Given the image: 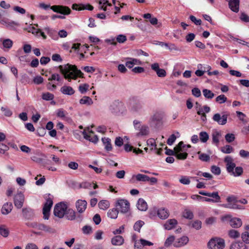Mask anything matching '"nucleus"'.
I'll return each mask as SVG.
<instances>
[{"label": "nucleus", "instance_id": "obj_1", "mask_svg": "<svg viewBox=\"0 0 249 249\" xmlns=\"http://www.w3.org/2000/svg\"><path fill=\"white\" fill-rule=\"evenodd\" d=\"M59 69L65 79L70 82L71 79L75 80L78 77H83V73L78 70L75 65L67 64L63 66L60 65Z\"/></svg>", "mask_w": 249, "mask_h": 249}, {"label": "nucleus", "instance_id": "obj_2", "mask_svg": "<svg viewBox=\"0 0 249 249\" xmlns=\"http://www.w3.org/2000/svg\"><path fill=\"white\" fill-rule=\"evenodd\" d=\"M187 146L183 142H180L174 148V150L166 148L165 154L167 155H175L177 158L180 160H184L187 157Z\"/></svg>", "mask_w": 249, "mask_h": 249}, {"label": "nucleus", "instance_id": "obj_3", "mask_svg": "<svg viewBox=\"0 0 249 249\" xmlns=\"http://www.w3.org/2000/svg\"><path fill=\"white\" fill-rule=\"evenodd\" d=\"M209 249H223L225 247V240L221 238L213 237L207 243Z\"/></svg>", "mask_w": 249, "mask_h": 249}, {"label": "nucleus", "instance_id": "obj_4", "mask_svg": "<svg viewBox=\"0 0 249 249\" xmlns=\"http://www.w3.org/2000/svg\"><path fill=\"white\" fill-rule=\"evenodd\" d=\"M226 200L228 203L221 205L224 208L237 210H243L245 209L244 206L237 204L238 201L234 196H229L227 198Z\"/></svg>", "mask_w": 249, "mask_h": 249}, {"label": "nucleus", "instance_id": "obj_5", "mask_svg": "<svg viewBox=\"0 0 249 249\" xmlns=\"http://www.w3.org/2000/svg\"><path fill=\"white\" fill-rule=\"evenodd\" d=\"M67 205L64 202H60L56 204L53 209V214L59 218H63L66 213Z\"/></svg>", "mask_w": 249, "mask_h": 249}, {"label": "nucleus", "instance_id": "obj_6", "mask_svg": "<svg viewBox=\"0 0 249 249\" xmlns=\"http://www.w3.org/2000/svg\"><path fill=\"white\" fill-rule=\"evenodd\" d=\"M164 112L162 111H157L152 115L149 120V124L151 125L157 126L162 121L164 117Z\"/></svg>", "mask_w": 249, "mask_h": 249}, {"label": "nucleus", "instance_id": "obj_7", "mask_svg": "<svg viewBox=\"0 0 249 249\" xmlns=\"http://www.w3.org/2000/svg\"><path fill=\"white\" fill-rule=\"evenodd\" d=\"M133 124L136 130L139 131L137 133V136H145L148 134V127L145 125H141V122L135 120L133 121Z\"/></svg>", "mask_w": 249, "mask_h": 249}, {"label": "nucleus", "instance_id": "obj_8", "mask_svg": "<svg viewBox=\"0 0 249 249\" xmlns=\"http://www.w3.org/2000/svg\"><path fill=\"white\" fill-rule=\"evenodd\" d=\"M115 206L121 213H126L129 210L130 203L127 200L119 199L116 202Z\"/></svg>", "mask_w": 249, "mask_h": 249}, {"label": "nucleus", "instance_id": "obj_9", "mask_svg": "<svg viewBox=\"0 0 249 249\" xmlns=\"http://www.w3.org/2000/svg\"><path fill=\"white\" fill-rule=\"evenodd\" d=\"M53 204V199L50 196L46 199V201L43 208V218L48 219L50 216L51 208Z\"/></svg>", "mask_w": 249, "mask_h": 249}, {"label": "nucleus", "instance_id": "obj_10", "mask_svg": "<svg viewBox=\"0 0 249 249\" xmlns=\"http://www.w3.org/2000/svg\"><path fill=\"white\" fill-rule=\"evenodd\" d=\"M229 220V224L232 228H238L242 225V222L240 218L237 217L231 218L230 215L225 216L222 218V220Z\"/></svg>", "mask_w": 249, "mask_h": 249}, {"label": "nucleus", "instance_id": "obj_11", "mask_svg": "<svg viewBox=\"0 0 249 249\" xmlns=\"http://www.w3.org/2000/svg\"><path fill=\"white\" fill-rule=\"evenodd\" d=\"M51 9L54 12L64 15H69L71 12L69 7L63 5H53L51 7Z\"/></svg>", "mask_w": 249, "mask_h": 249}, {"label": "nucleus", "instance_id": "obj_12", "mask_svg": "<svg viewBox=\"0 0 249 249\" xmlns=\"http://www.w3.org/2000/svg\"><path fill=\"white\" fill-rule=\"evenodd\" d=\"M24 201V195L21 192L17 193L14 197V203L15 207L18 209H20Z\"/></svg>", "mask_w": 249, "mask_h": 249}, {"label": "nucleus", "instance_id": "obj_13", "mask_svg": "<svg viewBox=\"0 0 249 249\" xmlns=\"http://www.w3.org/2000/svg\"><path fill=\"white\" fill-rule=\"evenodd\" d=\"M224 162L226 163V169L228 173L231 175L235 168V163L233 162L232 158L230 156H226L224 159Z\"/></svg>", "mask_w": 249, "mask_h": 249}, {"label": "nucleus", "instance_id": "obj_14", "mask_svg": "<svg viewBox=\"0 0 249 249\" xmlns=\"http://www.w3.org/2000/svg\"><path fill=\"white\" fill-rule=\"evenodd\" d=\"M152 245H153L152 242L143 239H141L139 241L136 242L134 245V249H146V246Z\"/></svg>", "mask_w": 249, "mask_h": 249}, {"label": "nucleus", "instance_id": "obj_15", "mask_svg": "<svg viewBox=\"0 0 249 249\" xmlns=\"http://www.w3.org/2000/svg\"><path fill=\"white\" fill-rule=\"evenodd\" d=\"M227 114H223L222 116L219 113L215 114L213 117V120L220 125H224L227 122Z\"/></svg>", "mask_w": 249, "mask_h": 249}, {"label": "nucleus", "instance_id": "obj_16", "mask_svg": "<svg viewBox=\"0 0 249 249\" xmlns=\"http://www.w3.org/2000/svg\"><path fill=\"white\" fill-rule=\"evenodd\" d=\"M37 229L45 231L48 233H54L55 232V230L49 225H46L43 223H39L36 226H34Z\"/></svg>", "mask_w": 249, "mask_h": 249}, {"label": "nucleus", "instance_id": "obj_17", "mask_svg": "<svg viewBox=\"0 0 249 249\" xmlns=\"http://www.w3.org/2000/svg\"><path fill=\"white\" fill-rule=\"evenodd\" d=\"M72 9L75 10H88L92 11L93 9V7L90 4H73L72 5Z\"/></svg>", "mask_w": 249, "mask_h": 249}, {"label": "nucleus", "instance_id": "obj_18", "mask_svg": "<svg viewBox=\"0 0 249 249\" xmlns=\"http://www.w3.org/2000/svg\"><path fill=\"white\" fill-rule=\"evenodd\" d=\"M77 210L79 213H83L87 208V202L85 200H78L75 203Z\"/></svg>", "mask_w": 249, "mask_h": 249}, {"label": "nucleus", "instance_id": "obj_19", "mask_svg": "<svg viewBox=\"0 0 249 249\" xmlns=\"http://www.w3.org/2000/svg\"><path fill=\"white\" fill-rule=\"evenodd\" d=\"M82 133L83 135L84 138L90 142L96 143L99 141L98 137L97 135H94L92 136L91 134H88L86 132V129L84 130V131L82 132Z\"/></svg>", "mask_w": 249, "mask_h": 249}, {"label": "nucleus", "instance_id": "obj_20", "mask_svg": "<svg viewBox=\"0 0 249 249\" xmlns=\"http://www.w3.org/2000/svg\"><path fill=\"white\" fill-rule=\"evenodd\" d=\"M229 2V8L234 12L239 11V0H226Z\"/></svg>", "mask_w": 249, "mask_h": 249}, {"label": "nucleus", "instance_id": "obj_21", "mask_svg": "<svg viewBox=\"0 0 249 249\" xmlns=\"http://www.w3.org/2000/svg\"><path fill=\"white\" fill-rule=\"evenodd\" d=\"M157 215L160 219H165L169 216V211L167 209L160 208L157 211Z\"/></svg>", "mask_w": 249, "mask_h": 249}, {"label": "nucleus", "instance_id": "obj_22", "mask_svg": "<svg viewBox=\"0 0 249 249\" xmlns=\"http://www.w3.org/2000/svg\"><path fill=\"white\" fill-rule=\"evenodd\" d=\"M178 224V221L175 219H168L163 225L165 230H171L174 229Z\"/></svg>", "mask_w": 249, "mask_h": 249}, {"label": "nucleus", "instance_id": "obj_23", "mask_svg": "<svg viewBox=\"0 0 249 249\" xmlns=\"http://www.w3.org/2000/svg\"><path fill=\"white\" fill-rule=\"evenodd\" d=\"M13 209V204L11 202H6L3 204L1 211L3 214L6 215L9 213Z\"/></svg>", "mask_w": 249, "mask_h": 249}, {"label": "nucleus", "instance_id": "obj_24", "mask_svg": "<svg viewBox=\"0 0 249 249\" xmlns=\"http://www.w3.org/2000/svg\"><path fill=\"white\" fill-rule=\"evenodd\" d=\"M131 109L133 112L140 113L143 110V104L140 101L136 102L131 106Z\"/></svg>", "mask_w": 249, "mask_h": 249}, {"label": "nucleus", "instance_id": "obj_25", "mask_svg": "<svg viewBox=\"0 0 249 249\" xmlns=\"http://www.w3.org/2000/svg\"><path fill=\"white\" fill-rule=\"evenodd\" d=\"M22 212L23 217L27 219H31L34 215V211L29 208H23Z\"/></svg>", "mask_w": 249, "mask_h": 249}, {"label": "nucleus", "instance_id": "obj_26", "mask_svg": "<svg viewBox=\"0 0 249 249\" xmlns=\"http://www.w3.org/2000/svg\"><path fill=\"white\" fill-rule=\"evenodd\" d=\"M138 209L142 211H145L148 209V205L146 202L142 198H139L137 204Z\"/></svg>", "mask_w": 249, "mask_h": 249}, {"label": "nucleus", "instance_id": "obj_27", "mask_svg": "<svg viewBox=\"0 0 249 249\" xmlns=\"http://www.w3.org/2000/svg\"><path fill=\"white\" fill-rule=\"evenodd\" d=\"M102 141L103 143L105 149L107 151H111L112 149L111 140L109 138H102Z\"/></svg>", "mask_w": 249, "mask_h": 249}, {"label": "nucleus", "instance_id": "obj_28", "mask_svg": "<svg viewBox=\"0 0 249 249\" xmlns=\"http://www.w3.org/2000/svg\"><path fill=\"white\" fill-rule=\"evenodd\" d=\"M67 219L69 220H74L76 218V213L72 209L67 207L66 213L65 214Z\"/></svg>", "mask_w": 249, "mask_h": 249}, {"label": "nucleus", "instance_id": "obj_29", "mask_svg": "<svg viewBox=\"0 0 249 249\" xmlns=\"http://www.w3.org/2000/svg\"><path fill=\"white\" fill-rule=\"evenodd\" d=\"M61 92L66 95H71L74 93V90L70 86H64L60 89Z\"/></svg>", "mask_w": 249, "mask_h": 249}, {"label": "nucleus", "instance_id": "obj_30", "mask_svg": "<svg viewBox=\"0 0 249 249\" xmlns=\"http://www.w3.org/2000/svg\"><path fill=\"white\" fill-rule=\"evenodd\" d=\"M230 249H248L247 246L243 242H237L231 244Z\"/></svg>", "mask_w": 249, "mask_h": 249}, {"label": "nucleus", "instance_id": "obj_31", "mask_svg": "<svg viewBox=\"0 0 249 249\" xmlns=\"http://www.w3.org/2000/svg\"><path fill=\"white\" fill-rule=\"evenodd\" d=\"M124 240L123 237L120 235H117L111 239V243L113 245L120 246L123 244Z\"/></svg>", "mask_w": 249, "mask_h": 249}, {"label": "nucleus", "instance_id": "obj_32", "mask_svg": "<svg viewBox=\"0 0 249 249\" xmlns=\"http://www.w3.org/2000/svg\"><path fill=\"white\" fill-rule=\"evenodd\" d=\"M79 103L81 105L90 106L93 104V101L91 98L85 96L80 100Z\"/></svg>", "mask_w": 249, "mask_h": 249}, {"label": "nucleus", "instance_id": "obj_33", "mask_svg": "<svg viewBox=\"0 0 249 249\" xmlns=\"http://www.w3.org/2000/svg\"><path fill=\"white\" fill-rule=\"evenodd\" d=\"M119 211L117 208L110 209L107 212V216L112 218L116 219L117 218Z\"/></svg>", "mask_w": 249, "mask_h": 249}, {"label": "nucleus", "instance_id": "obj_34", "mask_svg": "<svg viewBox=\"0 0 249 249\" xmlns=\"http://www.w3.org/2000/svg\"><path fill=\"white\" fill-rule=\"evenodd\" d=\"M187 244V236H183L178 239V241L176 242L174 245L175 247H180Z\"/></svg>", "mask_w": 249, "mask_h": 249}, {"label": "nucleus", "instance_id": "obj_35", "mask_svg": "<svg viewBox=\"0 0 249 249\" xmlns=\"http://www.w3.org/2000/svg\"><path fill=\"white\" fill-rule=\"evenodd\" d=\"M207 196L212 197L213 199V202H219L220 201L221 198L217 192H208Z\"/></svg>", "mask_w": 249, "mask_h": 249}, {"label": "nucleus", "instance_id": "obj_36", "mask_svg": "<svg viewBox=\"0 0 249 249\" xmlns=\"http://www.w3.org/2000/svg\"><path fill=\"white\" fill-rule=\"evenodd\" d=\"M110 203L108 201L103 200L100 201L98 203L99 208L102 210H106L109 207Z\"/></svg>", "mask_w": 249, "mask_h": 249}, {"label": "nucleus", "instance_id": "obj_37", "mask_svg": "<svg viewBox=\"0 0 249 249\" xmlns=\"http://www.w3.org/2000/svg\"><path fill=\"white\" fill-rule=\"evenodd\" d=\"M178 85L180 87V88L178 89L176 92L177 93H184L185 91L186 88L187 87V85L186 83L182 82L181 81H178L177 82Z\"/></svg>", "mask_w": 249, "mask_h": 249}, {"label": "nucleus", "instance_id": "obj_38", "mask_svg": "<svg viewBox=\"0 0 249 249\" xmlns=\"http://www.w3.org/2000/svg\"><path fill=\"white\" fill-rule=\"evenodd\" d=\"M189 225L193 228L195 229L196 230H198L201 228L202 223L201 221L198 220H196L192 221Z\"/></svg>", "mask_w": 249, "mask_h": 249}, {"label": "nucleus", "instance_id": "obj_39", "mask_svg": "<svg viewBox=\"0 0 249 249\" xmlns=\"http://www.w3.org/2000/svg\"><path fill=\"white\" fill-rule=\"evenodd\" d=\"M210 111V107H208L207 106H204L203 107V108H199L198 110L197 111V113L198 115H201L202 117H204L205 118L206 117V115L205 114L204 112L208 113Z\"/></svg>", "mask_w": 249, "mask_h": 249}, {"label": "nucleus", "instance_id": "obj_40", "mask_svg": "<svg viewBox=\"0 0 249 249\" xmlns=\"http://www.w3.org/2000/svg\"><path fill=\"white\" fill-rule=\"evenodd\" d=\"M99 7L100 9H102L104 11L107 10V5L111 6V4L110 3L108 0H100L99 1Z\"/></svg>", "mask_w": 249, "mask_h": 249}, {"label": "nucleus", "instance_id": "obj_41", "mask_svg": "<svg viewBox=\"0 0 249 249\" xmlns=\"http://www.w3.org/2000/svg\"><path fill=\"white\" fill-rule=\"evenodd\" d=\"M204 96L208 99H212L214 96V94L212 91L208 89H204L202 90Z\"/></svg>", "mask_w": 249, "mask_h": 249}, {"label": "nucleus", "instance_id": "obj_42", "mask_svg": "<svg viewBox=\"0 0 249 249\" xmlns=\"http://www.w3.org/2000/svg\"><path fill=\"white\" fill-rule=\"evenodd\" d=\"M200 141L203 143L206 142L209 139L208 134L205 131H202L199 133Z\"/></svg>", "mask_w": 249, "mask_h": 249}, {"label": "nucleus", "instance_id": "obj_43", "mask_svg": "<svg viewBox=\"0 0 249 249\" xmlns=\"http://www.w3.org/2000/svg\"><path fill=\"white\" fill-rule=\"evenodd\" d=\"M13 44V41L10 39H5L2 41L3 47L8 50L12 48Z\"/></svg>", "mask_w": 249, "mask_h": 249}, {"label": "nucleus", "instance_id": "obj_44", "mask_svg": "<svg viewBox=\"0 0 249 249\" xmlns=\"http://www.w3.org/2000/svg\"><path fill=\"white\" fill-rule=\"evenodd\" d=\"M135 178L137 181L143 182L148 181V179L149 178V177L147 176V175L141 174H137L135 176Z\"/></svg>", "mask_w": 249, "mask_h": 249}, {"label": "nucleus", "instance_id": "obj_45", "mask_svg": "<svg viewBox=\"0 0 249 249\" xmlns=\"http://www.w3.org/2000/svg\"><path fill=\"white\" fill-rule=\"evenodd\" d=\"M198 154L199 155V159L202 161H208L210 160V157L209 155L202 153L200 152H198Z\"/></svg>", "mask_w": 249, "mask_h": 249}, {"label": "nucleus", "instance_id": "obj_46", "mask_svg": "<svg viewBox=\"0 0 249 249\" xmlns=\"http://www.w3.org/2000/svg\"><path fill=\"white\" fill-rule=\"evenodd\" d=\"M229 236L233 239L237 238L240 236V233L235 230H231L228 232Z\"/></svg>", "mask_w": 249, "mask_h": 249}, {"label": "nucleus", "instance_id": "obj_47", "mask_svg": "<svg viewBox=\"0 0 249 249\" xmlns=\"http://www.w3.org/2000/svg\"><path fill=\"white\" fill-rule=\"evenodd\" d=\"M221 151L225 154H230L233 152V148L230 145H226L221 147Z\"/></svg>", "mask_w": 249, "mask_h": 249}, {"label": "nucleus", "instance_id": "obj_48", "mask_svg": "<svg viewBox=\"0 0 249 249\" xmlns=\"http://www.w3.org/2000/svg\"><path fill=\"white\" fill-rule=\"evenodd\" d=\"M9 149V147L8 145L3 143H0V154H5L7 155L8 153H7V151Z\"/></svg>", "mask_w": 249, "mask_h": 249}, {"label": "nucleus", "instance_id": "obj_49", "mask_svg": "<svg viewBox=\"0 0 249 249\" xmlns=\"http://www.w3.org/2000/svg\"><path fill=\"white\" fill-rule=\"evenodd\" d=\"M42 98L46 101H50L54 98V95L50 92H46L42 94Z\"/></svg>", "mask_w": 249, "mask_h": 249}, {"label": "nucleus", "instance_id": "obj_50", "mask_svg": "<svg viewBox=\"0 0 249 249\" xmlns=\"http://www.w3.org/2000/svg\"><path fill=\"white\" fill-rule=\"evenodd\" d=\"M144 222L142 220L137 221L134 225V230L136 231H140L141 227L143 225Z\"/></svg>", "mask_w": 249, "mask_h": 249}, {"label": "nucleus", "instance_id": "obj_51", "mask_svg": "<svg viewBox=\"0 0 249 249\" xmlns=\"http://www.w3.org/2000/svg\"><path fill=\"white\" fill-rule=\"evenodd\" d=\"M220 136V133L218 131H216L213 133L212 135L213 142L214 143H216V144H218L219 142V137Z\"/></svg>", "mask_w": 249, "mask_h": 249}, {"label": "nucleus", "instance_id": "obj_52", "mask_svg": "<svg viewBox=\"0 0 249 249\" xmlns=\"http://www.w3.org/2000/svg\"><path fill=\"white\" fill-rule=\"evenodd\" d=\"M241 238L244 244H249V232L245 231L241 234Z\"/></svg>", "mask_w": 249, "mask_h": 249}, {"label": "nucleus", "instance_id": "obj_53", "mask_svg": "<svg viewBox=\"0 0 249 249\" xmlns=\"http://www.w3.org/2000/svg\"><path fill=\"white\" fill-rule=\"evenodd\" d=\"M31 159L33 161L36 163L42 164L43 166H45L47 164L46 162L44 161L42 159L36 156H33L31 157Z\"/></svg>", "mask_w": 249, "mask_h": 249}, {"label": "nucleus", "instance_id": "obj_54", "mask_svg": "<svg viewBox=\"0 0 249 249\" xmlns=\"http://www.w3.org/2000/svg\"><path fill=\"white\" fill-rule=\"evenodd\" d=\"M89 86L88 84H81L79 86V90L82 93H85L88 90Z\"/></svg>", "mask_w": 249, "mask_h": 249}, {"label": "nucleus", "instance_id": "obj_55", "mask_svg": "<svg viewBox=\"0 0 249 249\" xmlns=\"http://www.w3.org/2000/svg\"><path fill=\"white\" fill-rule=\"evenodd\" d=\"M243 172L242 167L239 166L236 167L235 168V171H233L231 175L235 177L239 176L242 174Z\"/></svg>", "mask_w": 249, "mask_h": 249}, {"label": "nucleus", "instance_id": "obj_56", "mask_svg": "<svg viewBox=\"0 0 249 249\" xmlns=\"http://www.w3.org/2000/svg\"><path fill=\"white\" fill-rule=\"evenodd\" d=\"M227 98L224 94H221L218 96L216 99L215 101L219 104H222L227 101Z\"/></svg>", "mask_w": 249, "mask_h": 249}, {"label": "nucleus", "instance_id": "obj_57", "mask_svg": "<svg viewBox=\"0 0 249 249\" xmlns=\"http://www.w3.org/2000/svg\"><path fill=\"white\" fill-rule=\"evenodd\" d=\"M211 172L215 175H219L221 173L220 167L216 165H213L211 168Z\"/></svg>", "mask_w": 249, "mask_h": 249}, {"label": "nucleus", "instance_id": "obj_58", "mask_svg": "<svg viewBox=\"0 0 249 249\" xmlns=\"http://www.w3.org/2000/svg\"><path fill=\"white\" fill-rule=\"evenodd\" d=\"M0 234L5 237L8 236L9 231L8 229L5 228V226L3 225L0 226Z\"/></svg>", "mask_w": 249, "mask_h": 249}, {"label": "nucleus", "instance_id": "obj_59", "mask_svg": "<svg viewBox=\"0 0 249 249\" xmlns=\"http://www.w3.org/2000/svg\"><path fill=\"white\" fill-rule=\"evenodd\" d=\"M225 138L226 142H231L235 139L234 135L232 133L227 134L225 135Z\"/></svg>", "mask_w": 249, "mask_h": 249}, {"label": "nucleus", "instance_id": "obj_60", "mask_svg": "<svg viewBox=\"0 0 249 249\" xmlns=\"http://www.w3.org/2000/svg\"><path fill=\"white\" fill-rule=\"evenodd\" d=\"M1 111L3 112L5 116L10 117L12 115V112L7 107H2L1 108Z\"/></svg>", "mask_w": 249, "mask_h": 249}, {"label": "nucleus", "instance_id": "obj_61", "mask_svg": "<svg viewBox=\"0 0 249 249\" xmlns=\"http://www.w3.org/2000/svg\"><path fill=\"white\" fill-rule=\"evenodd\" d=\"M174 240L175 237L174 236H169L168 238H167L164 243L165 247L167 248L169 247L172 244Z\"/></svg>", "mask_w": 249, "mask_h": 249}, {"label": "nucleus", "instance_id": "obj_62", "mask_svg": "<svg viewBox=\"0 0 249 249\" xmlns=\"http://www.w3.org/2000/svg\"><path fill=\"white\" fill-rule=\"evenodd\" d=\"M82 231L85 234H89L92 232V227L90 226L86 225L82 228Z\"/></svg>", "mask_w": 249, "mask_h": 249}, {"label": "nucleus", "instance_id": "obj_63", "mask_svg": "<svg viewBox=\"0 0 249 249\" xmlns=\"http://www.w3.org/2000/svg\"><path fill=\"white\" fill-rule=\"evenodd\" d=\"M126 40V36L124 35H119L116 37L117 42L123 43Z\"/></svg>", "mask_w": 249, "mask_h": 249}, {"label": "nucleus", "instance_id": "obj_64", "mask_svg": "<svg viewBox=\"0 0 249 249\" xmlns=\"http://www.w3.org/2000/svg\"><path fill=\"white\" fill-rule=\"evenodd\" d=\"M92 184L89 182H83L80 183L79 188L84 189H90L92 187Z\"/></svg>", "mask_w": 249, "mask_h": 249}]
</instances>
